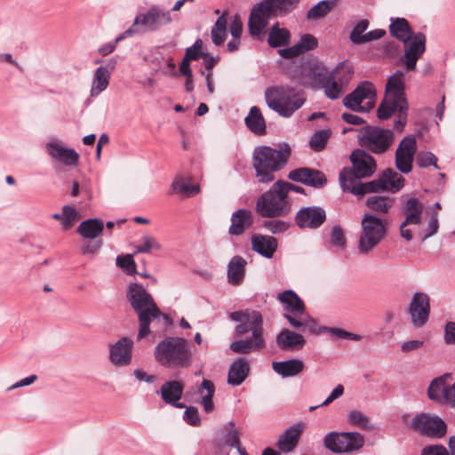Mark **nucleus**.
Masks as SVG:
<instances>
[{
    "mask_svg": "<svg viewBox=\"0 0 455 455\" xmlns=\"http://www.w3.org/2000/svg\"><path fill=\"white\" fill-rule=\"evenodd\" d=\"M231 321L236 322L235 328V336H243L251 332V336L246 339H236L230 343L229 348L236 354L247 355L251 352H259L265 348L263 315L259 311L252 309L237 310L229 314Z\"/></svg>",
    "mask_w": 455,
    "mask_h": 455,
    "instance_id": "1",
    "label": "nucleus"
},
{
    "mask_svg": "<svg viewBox=\"0 0 455 455\" xmlns=\"http://www.w3.org/2000/svg\"><path fill=\"white\" fill-rule=\"evenodd\" d=\"M291 156V148L286 142L278 144L276 148L270 146L256 147L252 153V166L259 183H270L275 173L283 170Z\"/></svg>",
    "mask_w": 455,
    "mask_h": 455,
    "instance_id": "2",
    "label": "nucleus"
},
{
    "mask_svg": "<svg viewBox=\"0 0 455 455\" xmlns=\"http://www.w3.org/2000/svg\"><path fill=\"white\" fill-rule=\"evenodd\" d=\"M126 297L132 308L138 315V340L144 339L150 333L149 326L154 319L163 315L165 320H169L168 315L162 314L152 295L142 285L137 283H130Z\"/></svg>",
    "mask_w": 455,
    "mask_h": 455,
    "instance_id": "3",
    "label": "nucleus"
},
{
    "mask_svg": "<svg viewBox=\"0 0 455 455\" xmlns=\"http://www.w3.org/2000/svg\"><path fill=\"white\" fill-rule=\"evenodd\" d=\"M156 360L171 369L188 368L192 363L190 343L184 338L167 337L155 347Z\"/></svg>",
    "mask_w": 455,
    "mask_h": 455,
    "instance_id": "4",
    "label": "nucleus"
},
{
    "mask_svg": "<svg viewBox=\"0 0 455 455\" xmlns=\"http://www.w3.org/2000/svg\"><path fill=\"white\" fill-rule=\"evenodd\" d=\"M299 0H262L251 9L249 17V30L251 36H259L267 25L271 16L283 15L291 12Z\"/></svg>",
    "mask_w": 455,
    "mask_h": 455,
    "instance_id": "5",
    "label": "nucleus"
},
{
    "mask_svg": "<svg viewBox=\"0 0 455 455\" xmlns=\"http://www.w3.org/2000/svg\"><path fill=\"white\" fill-rule=\"evenodd\" d=\"M301 84L315 90H323L330 100L339 99L345 85L329 74L328 68L322 63L311 64L300 71Z\"/></svg>",
    "mask_w": 455,
    "mask_h": 455,
    "instance_id": "6",
    "label": "nucleus"
},
{
    "mask_svg": "<svg viewBox=\"0 0 455 455\" xmlns=\"http://www.w3.org/2000/svg\"><path fill=\"white\" fill-rule=\"evenodd\" d=\"M278 299L283 305V317L290 325L299 331H317V322L306 313L303 300L292 290H286L278 294Z\"/></svg>",
    "mask_w": 455,
    "mask_h": 455,
    "instance_id": "7",
    "label": "nucleus"
},
{
    "mask_svg": "<svg viewBox=\"0 0 455 455\" xmlns=\"http://www.w3.org/2000/svg\"><path fill=\"white\" fill-rule=\"evenodd\" d=\"M265 100L270 109L281 116L290 117L303 106L306 98L291 87L275 86L266 90Z\"/></svg>",
    "mask_w": 455,
    "mask_h": 455,
    "instance_id": "8",
    "label": "nucleus"
},
{
    "mask_svg": "<svg viewBox=\"0 0 455 455\" xmlns=\"http://www.w3.org/2000/svg\"><path fill=\"white\" fill-rule=\"evenodd\" d=\"M351 167H344L339 176L341 189L355 184L362 179L371 177L377 171V163L374 157L362 148L355 149L350 155Z\"/></svg>",
    "mask_w": 455,
    "mask_h": 455,
    "instance_id": "9",
    "label": "nucleus"
},
{
    "mask_svg": "<svg viewBox=\"0 0 455 455\" xmlns=\"http://www.w3.org/2000/svg\"><path fill=\"white\" fill-rule=\"evenodd\" d=\"M387 234V221L371 213H365L361 220V231L357 250L360 254L371 253L385 239Z\"/></svg>",
    "mask_w": 455,
    "mask_h": 455,
    "instance_id": "10",
    "label": "nucleus"
},
{
    "mask_svg": "<svg viewBox=\"0 0 455 455\" xmlns=\"http://www.w3.org/2000/svg\"><path fill=\"white\" fill-rule=\"evenodd\" d=\"M404 178L391 168L383 171L377 179L369 182H362L361 180L342 188L343 192L351 193L357 197H363L368 193H380L387 190L396 192L404 186Z\"/></svg>",
    "mask_w": 455,
    "mask_h": 455,
    "instance_id": "11",
    "label": "nucleus"
},
{
    "mask_svg": "<svg viewBox=\"0 0 455 455\" xmlns=\"http://www.w3.org/2000/svg\"><path fill=\"white\" fill-rule=\"evenodd\" d=\"M291 210V204L286 197L283 188L278 181L260 195L255 204L256 212L262 218H279L287 216Z\"/></svg>",
    "mask_w": 455,
    "mask_h": 455,
    "instance_id": "12",
    "label": "nucleus"
},
{
    "mask_svg": "<svg viewBox=\"0 0 455 455\" xmlns=\"http://www.w3.org/2000/svg\"><path fill=\"white\" fill-rule=\"evenodd\" d=\"M395 132L377 125H366L358 134V143L365 151L373 155H384L395 142Z\"/></svg>",
    "mask_w": 455,
    "mask_h": 455,
    "instance_id": "13",
    "label": "nucleus"
},
{
    "mask_svg": "<svg viewBox=\"0 0 455 455\" xmlns=\"http://www.w3.org/2000/svg\"><path fill=\"white\" fill-rule=\"evenodd\" d=\"M171 22L170 12L153 6L146 13L137 15L132 25L116 38V43L133 35L157 30Z\"/></svg>",
    "mask_w": 455,
    "mask_h": 455,
    "instance_id": "14",
    "label": "nucleus"
},
{
    "mask_svg": "<svg viewBox=\"0 0 455 455\" xmlns=\"http://www.w3.org/2000/svg\"><path fill=\"white\" fill-rule=\"evenodd\" d=\"M375 98L374 84L369 81H363L352 92L344 97L343 104L352 111L368 112L373 108Z\"/></svg>",
    "mask_w": 455,
    "mask_h": 455,
    "instance_id": "15",
    "label": "nucleus"
},
{
    "mask_svg": "<svg viewBox=\"0 0 455 455\" xmlns=\"http://www.w3.org/2000/svg\"><path fill=\"white\" fill-rule=\"evenodd\" d=\"M364 444L363 436L357 432H330L323 438V446L333 453L359 450Z\"/></svg>",
    "mask_w": 455,
    "mask_h": 455,
    "instance_id": "16",
    "label": "nucleus"
},
{
    "mask_svg": "<svg viewBox=\"0 0 455 455\" xmlns=\"http://www.w3.org/2000/svg\"><path fill=\"white\" fill-rule=\"evenodd\" d=\"M411 427L419 434L442 438L446 435V423L438 416H431L428 413L417 414L411 420Z\"/></svg>",
    "mask_w": 455,
    "mask_h": 455,
    "instance_id": "17",
    "label": "nucleus"
},
{
    "mask_svg": "<svg viewBox=\"0 0 455 455\" xmlns=\"http://www.w3.org/2000/svg\"><path fill=\"white\" fill-rule=\"evenodd\" d=\"M416 152L417 140L414 135H408L400 141L395 151V164L402 173L411 172Z\"/></svg>",
    "mask_w": 455,
    "mask_h": 455,
    "instance_id": "18",
    "label": "nucleus"
},
{
    "mask_svg": "<svg viewBox=\"0 0 455 455\" xmlns=\"http://www.w3.org/2000/svg\"><path fill=\"white\" fill-rule=\"evenodd\" d=\"M427 38L424 33L418 32L412 36L411 40L404 44V54L400 61L409 71H416L417 61L426 51Z\"/></svg>",
    "mask_w": 455,
    "mask_h": 455,
    "instance_id": "19",
    "label": "nucleus"
},
{
    "mask_svg": "<svg viewBox=\"0 0 455 455\" xmlns=\"http://www.w3.org/2000/svg\"><path fill=\"white\" fill-rule=\"evenodd\" d=\"M408 313L415 328L423 327L429 319L430 299L427 294L417 291L409 304Z\"/></svg>",
    "mask_w": 455,
    "mask_h": 455,
    "instance_id": "20",
    "label": "nucleus"
},
{
    "mask_svg": "<svg viewBox=\"0 0 455 455\" xmlns=\"http://www.w3.org/2000/svg\"><path fill=\"white\" fill-rule=\"evenodd\" d=\"M326 218V212L323 207L307 206L297 212L295 223L302 229H316L325 222Z\"/></svg>",
    "mask_w": 455,
    "mask_h": 455,
    "instance_id": "21",
    "label": "nucleus"
},
{
    "mask_svg": "<svg viewBox=\"0 0 455 455\" xmlns=\"http://www.w3.org/2000/svg\"><path fill=\"white\" fill-rule=\"evenodd\" d=\"M287 177L292 181L300 182L315 188H323L327 184V178L323 172L308 167L294 169L288 173Z\"/></svg>",
    "mask_w": 455,
    "mask_h": 455,
    "instance_id": "22",
    "label": "nucleus"
},
{
    "mask_svg": "<svg viewBox=\"0 0 455 455\" xmlns=\"http://www.w3.org/2000/svg\"><path fill=\"white\" fill-rule=\"evenodd\" d=\"M133 341L128 337L119 339L109 347V360L116 366L129 365L132 358Z\"/></svg>",
    "mask_w": 455,
    "mask_h": 455,
    "instance_id": "23",
    "label": "nucleus"
},
{
    "mask_svg": "<svg viewBox=\"0 0 455 455\" xmlns=\"http://www.w3.org/2000/svg\"><path fill=\"white\" fill-rule=\"evenodd\" d=\"M184 385L178 380H169L164 382L159 391L161 398L166 404H170L175 408H185L186 405L180 403L182 397Z\"/></svg>",
    "mask_w": 455,
    "mask_h": 455,
    "instance_id": "24",
    "label": "nucleus"
},
{
    "mask_svg": "<svg viewBox=\"0 0 455 455\" xmlns=\"http://www.w3.org/2000/svg\"><path fill=\"white\" fill-rule=\"evenodd\" d=\"M254 217L251 210L241 208L234 212L231 215V225L228 228V234L231 235H241L253 224Z\"/></svg>",
    "mask_w": 455,
    "mask_h": 455,
    "instance_id": "25",
    "label": "nucleus"
},
{
    "mask_svg": "<svg viewBox=\"0 0 455 455\" xmlns=\"http://www.w3.org/2000/svg\"><path fill=\"white\" fill-rule=\"evenodd\" d=\"M46 151L49 156L67 166H76L79 156L73 148H67L59 142H48Z\"/></svg>",
    "mask_w": 455,
    "mask_h": 455,
    "instance_id": "26",
    "label": "nucleus"
},
{
    "mask_svg": "<svg viewBox=\"0 0 455 455\" xmlns=\"http://www.w3.org/2000/svg\"><path fill=\"white\" fill-rule=\"evenodd\" d=\"M276 346L283 351L300 350L306 344L304 336L289 329H283L275 338Z\"/></svg>",
    "mask_w": 455,
    "mask_h": 455,
    "instance_id": "27",
    "label": "nucleus"
},
{
    "mask_svg": "<svg viewBox=\"0 0 455 455\" xmlns=\"http://www.w3.org/2000/svg\"><path fill=\"white\" fill-rule=\"evenodd\" d=\"M450 378L451 375L446 373L431 381L427 388V395L430 400L448 405L450 385H447L446 381Z\"/></svg>",
    "mask_w": 455,
    "mask_h": 455,
    "instance_id": "28",
    "label": "nucleus"
},
{
    "mask_svg": "<svg viewBox=\"0 0 455 455\" xmlns=\"http://www.w3.org/2000/svg\"><path fill=\"white\" fill-rule=\"evenodd\" d=\"M303 428L300 424H294L287 428L279 437L276 447L282 452H291L298 445Z\"/></svg>",
    "mask_w": 455,
    "mask_h": 455,
    "instance_id": "29",
    "label": "nucleus"
},
{
    "mask_svg": "<svg viewBox=\"0 0 455 455\" xmlns=\"http://www.w3.org/2000/svg\"><path fill=\"white\" fill-rule=\"evenodd\" d=\"M250 366L245 357L236 358L229 366L227 382L231 386L241 385L248 377Z\"/></svg>",
    "mask_w": 455,
    "mask_h": 455,
    "instance_id": "30",
    "label": "nucleus"
},
{
    "mask_svg": "<svg viewBox=\"0 0 455 455\" xmlns=\"http://www.w3.org/2000/svg\"><path fill=\"white\" fill-rule=\"evenodd\" d=\"M251 242V249L267 259L272 258L277 249V240L274 236L255 235Z\"/></svg>",
    "mask_w": 455,
    "mask_h": 455,
    "instance_id": "31",
    "label": "nucleus"
},
{
    "mask_svg": "<svg viewBox=\"0 0 455 455\" xmlns=\"http://www.w3.org/2000/svg\"><path fill=\"white\" fill-rule=\"evenodd\" d=\"M116 61L110 60L108 66L99 67L94 74L91 88V96L96 97L107 89L109 84L110 71L115 68Z\"/></svg>",
    "mask_w": 455,
    "mask_h": 455,
    "instance_id": "32",
    "label": "nucleus"
},
{
    "mask_svg": "<svg viewBox=\"0 0 455 455\" xmlns=\"http://www.w3.org/2000/svg\"><path fill=\"white\" fill-rule=\"evenodd\" d=\"M246 260L239 256H234L228 264L227 277L230 284L240 285L245 276Z\"/></svg>",
    "mask_w": 455,
    "mask_h": 455,
    "instance_id": "33",
    "label": "nucleus"
},
{
    "mask_svg": "<svg viewBox=\"0 0 455 455\" xmlns=\"http://www.w3.org/2000/svg\"><path fill=\"white\" fill-rule=\"evenodd\" d=\"M304 367L303 361L298 358L272 363L273 370L282 378L294 377L299 374Z\"/></svg>",
    "mask_w": 455,
    "mask_h": 455,
    "instance_id": "34",
    "label": "nucleus"
},
{
    "mask_svg": "<svg viewBox=\"0 0 455 455\" xmlns=\"http://www.w3.org/2000/svg\"><path fill=\"white\" fill-rule=\"evenodd\" d=\"M389 33L403 44H406L416 34L405 18H391Z\"/></svg>",
    "mask_w": 455,
    "mask_h": 455,
    "instance_id": "35",
    "label": "nucleus"
},
{
    "mask_svg": "<svg viewBox=\"0 0 455 455\" xmlns=\"http://www.w3.org/2000/svg\"><path fill=\"white\" fill-rule=\"evenodd\" d=\"M104 231V222L98 218L83 220L77 227L76 232L84 239L93 240Z\"/></svg>",
    "mask_w": 455,
    "mask_h": 455,
    "instance_id": "36",
    "label": "nucleus"
},
{
    "mask_svg": "<svg viewBox=\"0 0 455 455\" xmlns=\"http://www.w3.org/2000/svg\"><path fill=\"white\" fill-rule=\"evenodd\" d=\"M423 209V204L419 199L415 197L408 199L403 208V212L406 215L403 226L420 224Z\"/></svg>",
    "mask_w": 455,
    "mask_h": 455,
    "instance_id": "37",
    "label": "nucleus"
},
{
    "mask_svg": "<svg viewBox=\"0 0 455 455\" xmlns=\"http://www.w3.org/2000/svg\"><path fill=\"white\" fill-rule=\"evenodd\" d=\"M291 32L275 22L268 31L267 44L271 48L287 46L291 42Z\"/></svg>",
    "mask_w": 455,
    "mask_h": 455,
    "instance_id": "38",
    "label": "nucleus"
},
{
    "mask_svg": "<svg viewBox=\"0 0 455 455\" xmlns=\"http://www.w3.org/2000/svg\"><path fill=\"white\" fill-rule=\"evenodd\" d=\"M247 128L256 135L267 133L266 121L260 109L257 106L251 108L248 116L244 119Z\"/></svg>",
    "mask_w": 455,
    "mask_h": 455,
    "instance_id": "39",
    "label": "nucleus"
},
{
    "mask_svg": "<svg viewBox=\"0 0 455 455\" xmlns=\"http://www.w3.org/2000/svg\"><path fill=\"white\" fill-rule=\"evenodd\" d=\"M404 86V74L403 71L397 70L387 79L385 95L406 100L403 92Z\"/></svg>",
    "mask_w": 455,
    "mask_h": 455,
    "instance_id": "40",
    "label": "nucleus"
},
{
    "mask_svg": "<svg viewBox=\"0 0 455 455\" xmlns=\"http://www.w3.org/2000/svg\"><path fill=\"white\" fill-rule=\"evenodd\" d=\"M407 100H402L395 97L385 95L377 109V116L380 120H387L391 117L395 112L400 111V107Z\"/></svg>",
    "mask_w": 455,
    "mask_h": 455,
    "instance_id": "41",
    "label": "nucleus"
},
{
    "mask_svg": "<svg viewBox=\"0 0 455 455\" xmlns=\"http://www.w3.org/2000/svg\"><path fill=\"white\" fill-rule=\"evenodd\" d=\"M197 392L201 397V404L206 413L214 410L213 395L215 394V386L212 381L204 379L197 387Z\"/></svg>",
    "mask_w": 455,
    "mask_h": 455,
    "instance_id": "42",
    "label": "nucleus"
},
{
    "mask_svg": "<svg viewBox=\"0 0 455 455\" xmlns=\"http://www.w3.org/2000/svg\"><path fill=\"white\" fill-rule=\"evenodd\" d=\"M225 435L216 441L215 447H221V451L228 449V446L238 447L242 445L238 431L235 428V422L229 421L225 427Z\"/></svg>",
    "mask_w": 455,
    "mask_h": 455,
    "instance_id": "43",
    "label": "nucleus"
},
{
    "mask_svg": "<svg viewBox=\"0 0 455 455\" xmlns=\"http://www.w3.org/2000/svg\"><path fill=\"white\" fill-rule=\"evenodd\" d=\"M52 217L56 220L61 221L62 229L64 231L69 230L80 218L76 209L69 204L62 207V213H54Z\"/></svg>",
    "mask_w": 455,
    "mask_h": 455,
    "instance_id": "44",
    "label": "nucleus"
},
{
    "mask_svg": "<svg viewBox=\"0 0 455 455\" xmlns=\"http://www.w3.org/2000/svg\"><path fill=\"white\" fill-rule=\"evenodd\" d=\"M329 74L333 76L335 79L347 86L353 76V67L348 61L339 63L333 69L329 70Z\"/></svg>",
    "mask_w": 455,
    "mask_h": 455,
    "instance_id": "45",
    "label": "nucleus"
},
{
    "mask_svg": "<svg viewBox=\"0 0 455 455\" xmlns=\"http://www.w3.org/2000/svg\"><path fill=\"white\" fill-rule=\"evenodd\" d=\"M336 0H322L311 7L307 13V19L318 20L326 16L334 7Z\"/></svg>",
    "mask_w": 455,
    "mask_h": 455,
    "instance_id": "46",
    "label": "nucleus"
},
{
    "mask_svg": "<svg viewBox=\"0 0 455 455\" xmlns=\"http://www.w3.org/2000/svg\"><path fill=\"white\" fill-rule=\"evenodd\" d=\"M199 185H191L185 182L183 179H176L171 186V192L180 194L185 197H190L199 193Z\"/></svg>",
    "mask_w": 455,
    "mask_h": 455,
    "instance_id": "47",
    "label": "nucleus"
},
{
    "mask_svg": "<svg viewBox=\"0 0 455 455\" xmlns=\"http://www.w3.org/2000/svg\"><path fill=\"white\" fill-rule=\"evenodd\" d=\"M366 205L378 213H387L392 206V202L385 196H372L367 198Z\"/></svg>",
    "mask_w": 455,
    "mask_h": 455,
    "instance_id": "48",
    "label": "nucleus"
},
{
    "mask_svg": "<svg viewBox=\"0 0 455 455\" xmlns=\"http://www.w3.org/2000/svg\"><path fill=\"white\" fill-rule=\"evenodd\" d=\"M322 332H331L333 335L337 336L338 338L350 339V340H354V341H359L363 339V337L359 334L353 333V332L345 331L340 328L325 327V326L319 327L318 325H317V331L313 332V333L319 334Z\"/></svg>",
    "mask_w": 455,
    "mask_h": 455,
    "instance_id": "49",
    "label": "nucleus"
},
{
    "mask_svg": "<svg viewBox=\"0 0 455 455\" xmlns=\"http://www.w3.org/2000/svg\"><path fill=\"white\" fill-rule=\"evenodd\" d=\"M330 136L331 132L328 130H320L315 132L309 141L311 149L315 152L322 151L325 148Z\"/></svg>",
    "mask_w": 455,
    "mask_h": 455,
    "instance_id": "50",
    "label": "nucleus"
},
{
    "mask_svg": "<svg viewBox=\"0 0 455 455\" xmlns=\"http://www.w3.org/2000/svg\"><path fill=\"white\" fill-rule=\"evenodd\" d=\"M162 245L151 235H143L140 243L136 245V253H150L153 250L160 251Z\"/></svg>",
    "mask_w": 455,
    "mask_h": 455,
    "instance_id": "51",
    "label": "nucleus"
},
{
    "mask_svg": "<svg viewBox=\"0 0 455 455\" xmlns=\"http://www.w3.org/2000/svg\"><path fill=\"white\" fill-rule=\"evenodd\" d=\"M299 46L300 54L315 50L318 46L317 38L312 34H303L296 44Z\"/></svg>",
    "mask_w": 455,
    "mask_h": 455,
    "instance_id": "52",
    "label": "nucleus"
},
{
    "mask_svg": "<svg viewBox=\"0 0 455 455\" xmlns=\"http://www.w3.org/2000/svg\"><path fill=\"white\" fill-rule=\"evenodd\" d=\"M348 421L362 429H370L369 418L363 412L357 410H352L347 415Z\"/></svg>",
    "mask_w": 455,
    "mask_h": 455,
    "instance_id": "53",
    "label": "nucleus"
},
{
    "mask_svg": "<svg viewBox=\"0 0 455 455\" xmlns=\"http://www.w3.org/2000/svg\"><path fill=\"white\" fill-rule=\"evenodd\" d=\"M437 161V157L429 151L419 152L416 158V164L420 168H427L433 165L435 169H439Z\"/></svg>",
    "mask_w": 455,
    "mask_h": 455,
    "instance_id": "54",
    "label": "nucleus"
},
{
    "mask_svg": "<svg viewBox=\"0 0 455 455\" xmlns=\"http://www.w3.org/2000/svg\"><path fill=\"white\" fill-rule=\"evenodd\" d=\"M203 46L202 39L197 38L192 46L186 49L184 56L191 61L198 60L201 57L204 58L205 53L203 52Z\"/></svg>",
    "mask_w": 455,
    "mask_h": 455,
    "instance_id": "55",
    "label": "nucleus"
},
{
    "mask_svg": "<svg viewBox=\"0 0 455 455\" xmlns=\"http://www.w3.org/2000/svg\"><path fill=\"white\" fill-rule=\"evenodd\" d=\"M116 264L128 275H132L136 272V264L131 254L118 256L116 258Z\"/></svg>",
    "mask_w": 455,
    "mask_h": 455,
    "instance_id": "56",
    "label": "nucleus"
},
{
    "mask_svg": "<svg viewBox=\"0 0 455 455\" xmlns=\"http://www.w3.org/2000/svg\"><path fill=\"white\" fill-rule=\"evenodd\" d=\"M346 243L347 241L343 229L339 225L333 226L331 233V245L339 248H345Z\"/></svg>",
    "mask_w": 455,
    "mask_h": 455,
    "instance_id": "57",
    "label": "nucleus"
},
{
    "mask_svg": "<svg viewBox=\"0 0 455 455\" xmlns=\"http://www.w3.org/2000/svg\"><path fill=\"white\" fill-rule=\"evenodd\" d=\"M186 410L184 411L183 419L185 422L190 426L197 427L201 423V419L199 417L198 410L196 407L189 406L185 407Z\"/></svg>",
    "mask_w": 455,
    "mask_h": 455,
    "instance_id": "58",
    "label": "nucleus"
},
{
    "mask_svg": "<svg viewBox=\"0 0 455 455\" xmlns=\"http://www.w3.org/2000/svg\"><path fill=\"white\" fill-rule=\"evenodd\" d=\"M263 226L273 234L281 233L286 231L289 228V224L280 220H271L265 221Z\"/></svg>",
    "mask_w": 455,
    "mask_h": 455,
    "instance_id": "59",
    "label": "nucleus"
},
{
    "mask_svg": "<svg viewBox=\"0 0 455 455\" xmlns=\"http://www.w3.org/2000/svg\"><path fill=\"white\" fill-rule=\"evenodd\" d=\"M369 22L367 20H360L353 28L350 34V39L351 41L357 44V40H361L360 38H363V36L364 35V31L368 28Z\"/></svg>",
    "mask_w": 455,
    "mask_h": 455,
    "instance_id": "60",
    "label": "nucleus"
},
{
    "mask_svg": "<svg viewBox=\"0 0 455 455\" xmlns=\"http://www.w3.org/2000/svg\"><path fill=\"white\" fill-rule=\"evenodd\" d=\"M407 111L408 103L403 102V106L400 107L398 119L394 124V129L397 132H403L407 124Z\"/></svg>",
    "mask_w": 455,
    "mask_h": 455,
    "instance_id": "61",
    "label": "nucleus"
},
{
    "mask_svg": "<svg viewBox=\"0 0 455 455\" xmlns=\"http://www.w3.org/2000/svg\"><path fill=\"white\" fill-rule=\"evenodd\" d=\"M420 455H449L448 450L441 444L425 446Z\"/></svg>",
    "mask_w": 455,
    "mask_h": 455,
    "instance_id": "62",
    "label": "nucleus"
},
{
    "mask_svg": "<svg viewBox=\"0 0 455 455\" xmlns=\"http://www.w3.org/2000/svg\"><path fill=\"white\" fill-rule=\"evenodd\" d=\"M439 228V223H438V212L435 211L432 212L431 217L428 221L427 229L426 231V234L424 235L423 239H427L432 235H434Z\"/></svg>",
    "mask_w": 455,
    "mask_h": 455,
    "instance_id": "63",
    "label": "nucleus"
},
{
    "mask_svg": "<svg viewBox=\"0 0 455 455\" xmlns=\"http://www.w3.org/2000/svg\"><path fill=\"white\" fill-rule=\"evenodd\" d=\"M216 455H248V453L243 445H240V448L228 446V449L223 451V453L221 451V447H216Z\"/></svg>",
    "mask_w": 455,
    "mask_h": 455,
    "instance_id": "64",
    "label": "nucleus"
}]
</instances>
